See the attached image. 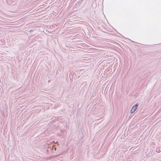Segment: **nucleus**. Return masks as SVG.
<instances>
[{"mask_svg":"<svg viewBox=\"0 0 161 161\" xmlns=\"http://www.w3.org/2000/svg\"><path fill=\"white\" fill-rule=\"evenodd\" d=\"M138 105V104L136 103L135 105L133 106L132 109L130 110V113L131 114L133 113L136 109Z\"/></svg>","mask_w":161,"mask_h":161,"instance_id":"f257e3e1","label":"nucleus"}]
</instances>
